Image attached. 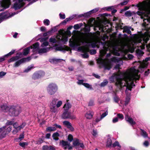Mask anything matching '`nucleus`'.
<instances>
[{"mask_svg": "<svg viewBox=\"0 0 150 150\" xmlns=\"http://www.w3.org/2000/svg\"><path fill=\"white\" fill-rule=\"evenodd\" d=\"M142 41V38L139 36L133 41L126 40L120 41V43L116 45L107 43L106 46H105L103 49L100 51V57L97 59L98 62L103 66L105 69L108 70L111 67V63L115 62L116 64L115 68L119 69L120 66L122 64V60L115 57H111V54L119 56L120 52H125L131 48H134V44L141 42Z\"/></svg>", "mask_w": 150, "mask_h": 150, "instance_id": "f257e3e1", "label": "nucleus"}, {"mask_svg": "<svg viewBox=\"0 0 150 150\" xmlns=\"http://www.w3.org/2000/svg\"><path fill=\"white\" fill-rule=\"evenodd\" d=\"M139 71L136 69L134 67L129 69L126 71H119L114 73L110 78V80L111 82H114L115 80V85L120 89H122L123 87L126 86L125 92L126 93L127 90L131 91L133 87L135 86L133 80L139 79Z\"/></svg>", "mask_w": 150, "mask_h": 150, "instance_id": "f03ea898", "label": "nucleus"}, {"mask_svg": "<svg viewBox=\"0 0 150 150\" xmlns=\"http://www.w3.org/2000/svg\"><path fill=\"white\" fill-rule=\"evenodd\" d=\"M100 40V33L94 34L90 37L77 38L74 36L69 41V45L71 47H74L82 45H85L84 46L79 47L78 50L85 53L81 55L83 58H86L88 57L86 52H88L89 48H99Z\"/></svg>", "mask_w": 150, "mask_h": 150, "instance_id": "7ed1b4c3", "label": "nucleus"}, {"mask_svg": "<svg viewBox=\"0 0 150 150\" xmlns=\"http://www.w3.org/2000/svg\"><path fill=\"white\" fill-rule=\"evenodd\" d=\"M48 38H43L40 40V41L42 42L41 45V48H39V44L38 42H36L34 44L33 46L30 47L25 48L23 50V54L24 55H26L29 52V50L30 49H33V52H38L39 53H41L46 52L50 50L49 47H46L48 45V43L46 41Z\"/></svg>", "mask_w": 150, "mask_h": 150, "instance_id": "20e7f679", "label": "nucleus"}, {"mask_svg": "<svg viewBox=\"0 0 150 150\" xmlns=\"http://www.w3.org/2000/svg\"><path fill=\"white\" fill-rule=\"evenodd\" d=\"M139 9L141 11L137 12L138 15H150V4L149 1H144L137 5Z\"/></svg>", "mask_w": 150, "mask_h": 150, "instance_id": "39448f33", "label": "nucleus"}, {"mask_svg": "<svg viewBox=\"0 0 150 150\" xmlns=\"http://www.w3.org/2000/svg\"><path fill=\"white\" fill-rule=\"evenodd\" d=\"M71 35L70 31H67L65 33H62L61 35H58L56 37L51 38L50 40V41L51 42L55 43L57 41V40H62L64 43H65L68 41V37Z\"/></svg>", "mask_w": 150, "mask_h": 150, "instance_id": "423d86ee", "label": "nucleus"}, {"mask_svg": "<svg viewBox=\"0 0 150 150\" xmlns=\"http://www.w3.org/2000/svg\"><path fill=\"white\" fill-rule=\"evenodd\" d=\"M21 111V109L18 106H11L10 107L8 111L9 115L14 116L18 115Z\"/></svg>", "mask_w": 150, "mask_h": 150, "instance_id": "0eeeda50", "label": "nucleus"}, {"mask_svg": "<svg viewBox=\"0 0 150 150\" xmlns=\"http://www.w3.org/2000/svg\"><path fill=\"white\" fill-rule=\"evenodd\" d=\"M12 129L11 126L5 125L0 128V138L4 137L6 134H8Z\"/></svg>", "mask_w": 150, "mask_h": 150, "instance_id": "6e6552de", "label": "nucleus"}, {"mask_svg": "<svg viewBox=\"0 0 150 150\" xmlns=\"http://www.w3.org/2000/svg\"><path fill=\"white\" fill-rule=\"evenodd\" d=\"M58 86L55 83H51L49 84L47 87L48 93L51 95L54 94L58 90Z\"/></svg>", "mask_w": 150, "mask_h": 150, "instance_id": "1a4fd4ad", "label": "nucleus"}, {"mask_svg": "<svg viewBox=\"0 0 150 150\" xmlns=\"http://www.w3.org/2000/svg\"><path fill=\"white\" fill-rule=\"evenodd\" d=\"M59 144L65 150H71L73 149V146L68 142L62 140L60 141Z\"/></svg>", "mask_w": 150, "mask_h": 150, "instance_id": "9d476101", "label": "nucleus"}, {"mask_svg": "<svg viewBox=\"0 0 150 150\" xmlns=\"http://www.w3.org/2000/svg\"><path fill=\"white\" fill-rule=\"evenodd\" d=\"M23 0H15V2L13 6V8L15 10L19 9L24 4Z\"/></svg>", "mask_w": 150, "mask_h": 150, "instance_id": "9b49d317", "label": "nucleus"}, {"mask_svg": "<svg viewBox=\"0 0 150 150\" xmlns=\"http://www.w3.org/2000/svg\"><path fill=\"white\" fill-rule=\"evenodd\" d=\"M30 59V57L23 58L16 62L14 64V66L15 67H17L19 66L22 63L24 62L29 61Z\"/></svg>", "mask_w": 150, "mask_h": 150, "instance_id": "f8f14e48", "label": "nucleus"}, {"mask_svg": "<svg viewBox=\"0 0 150 150\" xmlns=\"http://www.w3.org/2000/svg\"><path fill=\"white\" fill-rule=\"evenodd\" d=\"M10 0H3L1 3V5L4 9L8 8L10 5Z\"/></svg>", "mask_w": 150, "mask_h": 150, "instance_id": "ddd939ff", "label": "nucleus"}, {"mask_svg": "<svg viewBox=\"0 0 150 150\" xmlns=\"http://www.w3.org/2000/svg\"><path fill=\"white\" fill-rule=\"evenodd\" d=\"M149 60V58H146L145 59V61H143L142 62L139 63V69L144 68L146 67L148 63L147 61Z\"/></svg>", "mask_w": 150, "mask_h": 150, "instance_id": "4468645a", "label": "nucleus"}, {"mask_svg": "<svg viewBox=\"0 0 150 150\" xmlns=\"http://www.w3.org/2000/svg\"><path fill=\"white\" fill-rule=\"evenodd\" d=\"M93 114L94 113L92 111L89 110L86 112L85 117L87 119L90 120L93 117Z\"/></svg>", "mask_w": 150, "mask_h": 150, "instance_id": "2eb2a0df", "label": "nucleus"}, {"mask_svg": "<svg viewBox=\"0 0 150 150\" xmlns=\"http://www.w3.org/2000/svg\"><path fill=\"white\" fill-rule=\"evenodd\" d=\"M63 124L71 131H74V129L73 127L72 126L71 124L69 121H64L63 122Z\"/></svg>", "mask_w": 150, "mask_h": 150, "instance_id": "dca6fc26", "label": "nucleus"}, {"mask_svg": "<svg viewBox=\"0 0 150 150\" xmlns=\"http://www.w3.org/2000/svg\"><path fill=\"white\" fill-rule=\"evenodd\" d=\"M66 114L68 115V114L67 113V112H64L62 115V117L64 119L69 118L72 120H74L76 118L75 116L74 115H71L70 114L69 116H65V115Z\"/></svg>", "mask_w": 150, "mask_h": 150, "instance_id": "f3484780", "label": "nucleus"}, {"mask_svg": "<svg viewBox=\"0 0 150 150\" xmlns=\"http://www.w3.org/2000/svg\"><path fill=\"white\" fill-rule=\"evenodd\" d=\"M125 119L127 122H129L131 124L133 125L135 124V122L134 121L132 118L127 115L125 116Z\"/></svg>", "mask_w": 150, "mask_h": 150, "instance_id": "a211bd4d", "label": "nucleus"}, {"mask_svg": "<svg viewBox=\"0 0 150 150\" xmlns=\"http://www.w3.org/2000/svg\"><path fill=\"white\" fill-rule=\"evenodd\" d=\"M80 142L79 140L77 139H75L73 142V146H75L77 150H80V149L78 148V145Z\"/></svg>", "mask_w": 150, "mask_h": 150, "instance_id": "6ab92c4d", "label": "nucleus"}, {"mask_svg": "<svg viewBox=\"0 0 150 150\" xmlns=\"http://www.w3.org/2000/svg\"><path fill=\"white\" fill-rule=\"evenodd\" d=\"M50 111L54 113H57L58 112L57 108L56 106H50Z\"/></svg>", "mask_w": 150, "mask_h": 150, "instance_id": "aec40b11", "label": "nucleus"}, {"mask_svg": "<svg viewBox=\"0 0 150 150\" xmlns=\"http://www.w3.org/2000/svg\"><path fill=\"white\" fill-rule=\"evenodd\" d=\"M1 110L4 112L9 111L10 107H8L6 105H3L1 106Z\"/></svg>", "mask_w": 150, "mask_h": 150, "instance_id": "412c9836", "label": "nucleus"}, {"mask_svg": "<svg viewBox=\"0 0 150 150\" xmlns=\"http://www.w3.org/2000/svg\"><path fill=\"white\" fill-rule=\"evenodd\" d=\"M71 105L70 104L67 102L63 106V108H64V110L65 111V112H67V110L71 108Z\"/></svg>", "mask_w": 150, "mask_h": 150, "instance_id": "4be33fe9", "label": "nucleus"}, {"mask_svg": "<svg viewBox=\"0 0 150 150\" xmlns=\"http://www.w3.org/2000/svg\"><path fill=\"white\" fill-rule=\"evenodd\" d=\"M13 127L14 128V129L12 133L13 134H15L17 133V132L20 131L18 130L17 128V123H16L13 124Z\"/></svg>", "mask_w": 150, "mask_h": 150, "instance_id": "5701e85b", "label": "nucleus"}, {"mask_svg": "<svg viewBox=\"0 0 150 150\" xmlns=\"http://www.w3.org/2000/svg\"><path fill=\"white\" fill-rule=\"evenodd\" d=\"M98 10V8L94 9L86 13V15H87L88 16H90L91 14L92 13H96Z\"/></svg>", "mask_w": 150, "mask_h": 150, "instance_id": "b1692460", "label": "nucleus"}, {"mask_svg": "<svg viewBox=\"0 0 150 150\" xmlns=\"http://www.w3.org/2000/svg\"><path fill=\"white\" fill-rule=\"evenodd\" d=\"M91 133L92 135L95 137H97L98 136V131L96 129H93Z\"/></svg>", "mask_w": 150, "mask_h": 150, "instance_id": "393cba45", "label": "nucleus"}, {"mask_svg": "<svg viewBox=\"0 0 150 150\" xmlns=\"http://www.w3.org/2000/svg\"><path fill=\"white\" fill-rule=\"evenodd\" d=\"M55 130L56 128L54 125L52 127H48L46 128V130L48 132H51Z\"/></svg>", "mask_w": 150, "mask_h": 150, "instance_id": "a878e982", "label": "nucleus"}, {"mask_svg": "<svg viewBox=\"0 0 150 150\" xmlns=\"http://www.w3.org/2000/svg\"><path fill=\"white\" fill-rule=\"evenodd\" d=\"M131 28L127 27H125L124 28L123 31L129 34H131V32L130 30Z\"/></svg>", "mask_w": 150, "mask_h": 150, "instance_id": "bb28decb", "label": "nucleus"}, {"mask_svg": "<svg viewBox=\"0 0 150 150\" xmlns=\"http://www.w3.org/2000/svg\"><path fill=\"white\" fill-rule=\"evenodd\" d=\"M59 136V135L58 133L55 132L53 134L52 137L54 140H57L58 139V137Z\"/></svg>", "mask_w": 150, "mask_h": 150, "instance_id": "cd10ccee", "label": "nucleus"}, {"mask_svg": "<svg viewBox=\"0 0 150 150\" xmlns=\"http://www.w3.org/2000/svg\"><path fill=\"white\" fill-rule=\"evenodd\" d=\"M60 59H58L55 58H52L50 59L49 60L50 62L51 63H56L57 62L60 61Z\"/></svg>", "mask_w": 150, "mask_h": 150, "instance_id": "c85d7f7f", "label": "nucleus"}, {"mask_svg": "<svg viewBox=\"0 0 150 150\" xmlns=\"http://www.w3.org/2000/svg\"><path fill=\"white\" fill-rule=\"evenodd\" d=\"M19 59V58L18 56H16L15 57H13L11 58L9 60V62H13Z\"/></svg>", "mask_w": 150, "mask_h": 150, "instance_id": "c756f323", "label": "nucleus"}, {"mask_svg": "<svg viewBox=\"0 0 150 150\" xmlns=\"http://www.w3.org/2000/svg\"><path fill=\"white\" fill-rule=\"evenodd\" d=\"M83 85L90 90L92 89V86L88 83H84L83 84Z\"/></svg>", "mask_w": 150, "mask_h": 150, "instance_id": "7c9ffc66", "label": "nucleus"}, {"mask_svg": "<svg viewBox=\"0 0 150 150\" xmlns=\"http://www.w3.org/2000/svg\"><path fill=\"white\" fill-rule=\"evenodd\" d=\"M97 27L99 28L100 30L101 31H104V27L103 25L102 24L98 23L97 25Z\"/></svg>", "mask_w": 150, "mask_h": 150, "instance_id": "2f4dec72", "label": "nucleus"}, {"mask_svg": "<svg viewBox=\"0 0 150 150\" xmlns=\"http://www.w3.org/2000/svg\"><path fill=\"white\" fill-rule=\"evenodd\" d=\"M112 141L110 138H108L107 141V146H111L112 145Z\"/></svg>", "mask_w": 150, "mask_h": 150, "instance_id": "473e14b6", "label": "nucleus"}, {"mask_svg": "<svg viewBox=\"0 0 150 150\" xmlns=\"http://www.w3.org/2000/svg\"><path fill=\"white\" fill-rule=\"evenodd\" d=\"M25 125V123H23L20 125L19 126L17 124V128L18 130H20L21 129L23 128Z\"/></svg>", "mask_w": 150, "mask_h": 150, "instance_id": "72a5a7b5", "label": "nucleus"}, {"mask_svg": "<svg viewBox=\"0 0 150 150\" xmlns=\"http://www.w3.org/2000/svg\"><path fill=\"white\" fill-rule=\"evenodd\" d=\"M57 101V100L56 99H53L52 102L50 103V106H56Z\"/></svg>", "mask_w": 150, "mask_h": 150, "instance_id": "f704fd0d", "label": "nucleus"}, {"mask_svg": "<svg viewBox=\"0 0 150 150\" xmlns=\"http://www.w3.org/2000/svg\"><path fill=\"white\" fill-rule=\"evenodd\" d=\"M67 139L70 142H71L73 140V137L72 135L69 134L67 137Z\"/></svg>", "mask_w": 150, "mask_h": 150, "instance_id": "c9c22d12", "label": "nucleus"}, {"mask_svg": "<svg viewBox=\"0 0 150 150\" xmlns=\"http://www.w3.org/2000/svg\"><path fill=\"white\" fill-rule=\"evenodd\" d=\"M102 119L100 117H98L96 118L95 121H93L92 122V125H95L97 123L100 121Z\"/></svg>", "mask_w": 150, "mask_h": 150, "instance_id": "e433bc0d", "label": "nucleus"}, {"mask_svg": "<svg viewBox=\"0 0 150 150\" xmlns=\"http://www.w3.org/2000/svg\"><path fill=\"white\" fill-rule=\"evenodd\" d=\"M43 23L45 25H48L50 24V21L49 20L46 19L44 20Z\"/></svg>", "mask_w": 150, "mask_h": 150, "instance_id": "4c0bfd02", "label": "nucleus"}, {"mask_svg": "<svg viewBox=\"0 0 150 150\" xmlns=\"http://www.w3.org/2000/svg\"><path fill=\"white\" fill-rule=\"evenodd\" d=\"M81 26L82 25L81 24H77L74 25V28L76 30L80 28Z\"/></svg>", "mask_w": 150, "mask_h": 150, "instance_id": "58836bf2", "label": "nucleus"}, {"mask_svg": "<svg viewBox=\"0 0 150 150\" xmlns=\"http://www.w3.org/2000/svg\"><path fill=\"white\" fill-rule=\"evenodd\" d=\"M28 143L27 142H22L20 143L19 144L21 146L24 147L25 146L28 145Z\"/></svg>", "mask_w": 150, "mask_h": 150, "instance_id": "ea45409f", "label": "nucleus"}, {"mask_svg": "<svg viewBox=\"0 0 150 150\" xmlns=\"http://www.w3.org/2000/svg\"><path fill=\"white\" fill-rule=\"evenodd\" d=\"M108 83V81L107 80H105L102 82L100 85L101 86H104L106 85Z\"/></svg>", "mask_w": 150, "mask_h": 150, "instance_id": "a19ab883", "label": "nucleus"}, {"mask_svg": "<svg viewBox=\"0 0 150 150\" xmlns=\"http://www.w3.org/2000/svg\"><path fill=\"white\" fill-rule=\"evenodd\" d=\"M132 15V13L130 11H127L125 13V15L127 16H131Z\"/></svg>", "mask_w": 150, "mask_h": 150, "instance_id": "79ce46f5", "label": "nucleus"}, {"mask_svg": "<svg viewBox=\"0 0 150 150\" xmlns=\"http://www.w3.org/2000/svg\"><path fill=\"white\" fill-rule=\"evenodd\" d=\"M62 101L61 100H59L58 101L56 104V106H57V108H58L59 107L62 105Z\"/></svg>", "mask_w": 150, "mask_h": 150, "instance_id": "37998d69", "label": "nucleus"}, {"mask_svg": "<svg viewBox=\"0 0 150 150\" xmlns=\"http://www.w3.org/2000/svg\"><path fill=\"white\" fill-rule=\"evenodd\" d=\"M117 116L118 118L122 120L124 119V116L122 114H117Z\"/></svg>", "mask_w": 150, "mask_h": 150, "instance_id": "c03bdc74", "label": "nucleus"}, {"mask_svg": "<svg viewBox=\"0 0 150 150\" xmlns=\"http://www.w3.org/2000/svg\"><path fill=\"white\" fill-rule=\"evenodd\" d=\"M84 147V145L82 143L80 142L78 145V148L81 150V149H82Z\"/></svg>", "mask_w": 150, "mask_h": 150, "instance_id": "a18cd8bd", "label": "nucleus"}, {"mask_svg": "<svg viewBox=\"0 0 150 150\" xmlns=\"http://www.w3.org/2000/svg\"><path fill=\"white\" fill-rule=\"evenodd\" d=\"M108 114V111H106L105 112L103 113L101 116L100 118L102 119L105 117Z\"/></svg>", "mask_w": 150, "mask_h": 150, "instance_id": "49530a36", "label": "nucleus"}, {"mask_svg": "<svg viewBox=\"0 0 150 150\" xmlns=\"http://www.w3.org/2000/svg\"><path fill=\"white\" fill-rule=\"evenodd\" d=\"M112 146L113 147L118 146H119L120 147V146L119 145V142H115L114 143L112 144Z\"/></svg>", "mask_w": 150, "mask_h": 150, "instance_id": "de8ad7c7", "label": "nucleus"}, {"mask_svg": "<svg viewBox=\"0 0 150 150\" xmlns=\"http://www.w3.org/2000/svg\"><path fill=\"white\" fill-rule=\"evenodd\" d=\"M84 81L83 80H78V82H77V83L79 85H82L84 83H83Z\"/></svg>", "mask_w": 150, "mask_h": 150, "instance_id": "09e8293b", "label": "nucleus"}, {"mask_svg": "<svg viewBox=\"0 0 150 150\" xmlns=\"http://www.w3.org/2000/svg\"><path fill=\"white\" fill-rule=\"evenodd\" d=\"M94 105V101L93 100H90L88 104V105L90 106H92Z\"/></svg>", "mask_w": 150, "mask_h": 150, "instance_id": "8fccbe9b", "label": "nucleus"}, {"mask_svg": "<svg viewBox=\"0 0 150 150\" xmlns=\"http://www.w3.org/2000/svg\"><path fill=\"white\" fill-rule=\"evenodd\" d=\"M24 138V133L23 132V133L21 134L19 137V139H20V141H21L22 139H23Z\"/></svg>", "mask_w": 150, "mask_h": 150, "instance_id": "3c124183", "label": "nucleus"}, {"mask_svg": "<svg viewBox=\"0 0 150 150\" xmlns=\"http://www.w3.org/2000/svg\"><path fill=\"white\" fill-rule=\"evenodd\" d=\"M129 1V0H126L125 1H124L123 2H122L120 4V5H121V6H123L126 5L128 2Z\"/></svg>", "mask_w": 150, "mask_h": 150, "instance_id": "603ef678", "label": "nucleus"}, {"mask_svg": "<svg viewBox=\"0 0 150 150\" xmlns=\"http://www.w3.org/2000/svg\"><path fill=\"white\" fill-rule=\"evenodd\" d=\"M142 135L144 137H147V134L145 131L142 130Z\"/></svg>", "mask_w": 150, "mask_h": 150, "instance_id": "864d4df0", "label": "nucleus"}, {"mask_svg": "<svg viewBox=\"0 0 150 150\" xmlns=\"http://www.w3.org/2000/svg\"><path fill=\"white\" fill-rule=\"evenodd\" d=\"M54 127H55V128H56V130L57 128H59V129H61V126L59 125H57V124H55L54 125Z\"/></svg>", "mask_w": 150, "mask_h": 150, "instance_id": "5fc2aeb1", "label": "nucleus"}, {"mask_svg": "<svg viewBox=\"0 0 150 150\" xmlns=\"http://www.w3.org/2000/svg\"><path fill=\"white\" fill-rule=\"evenodd\" d=\"M14 52H15V50H12L11 52H9L8 54L6 55H5V56L6 57L8 56L11 55L12 54H13L14 53Z\"/></svg>", "mask_w": 150, "mask_h": 150, "instance_id": "6e6d98bb", "label": "nucleus"}, {"mask_svg": "<svg viewBox=\"0 0 150 150\" xmlns=\"http://www.w3.org/2000/svg\"><path fill=\"white\" fill-rule=\"evenodd\" d=\"M13 124V122L12 121H8L6 123V125L10 126V125H11Z\"/></svg>", "mask_w": 150, "mask_h": 150, "instance_id": "4d7b16f0", "label": "nucleus"}, {"mask_svg": "<svg viewBox=\"0 0 150 150\" xmlns=\"http://www.w3.org/2000/svg\"><path fill=\"white\" fill-rule=\"evenodd\" d=\"M90 52L91 54H93L96 53V51L95 50H90Z\"/></svg>", "mask_w": 150, "mask_h": 150, "instance_id": "13d9d810", "label": "nucleus"}, {"mask_svg": "<svg viewBox=\"0 0 150 150\" xmlns=\"http://www.w3.org/2000/svg\"><path fill=\"white\" fill-rule=\"evenodd\" d=\"M6 74L5 72L1 71L0 72V77L1 78Z\"/></svg>", "mask_w": 150, "mask_h": 150, "instance_id": "bf43d9fd", "label": "nucleus"}, {"mask_svg": "<svg viewBox=\"0 0 150 150\" xmlns=\"http://www.w3.org/2000/svg\"><path fill=\"white\" fill-rule=\"evenodd\" d=\"M59 16L60 17V18L61 19H64L65 18V15L64 14H62V13H60L59 14Z\"/></svg>", "mask_w": 150, "mask_h": 150, "instance_id": "052dcab7", "label": "nucleus"}, {"mask_svg": "<svg viewBox=\"0 0 150 150\" xmlns=\"http://www.w3.org/2000/svg\"><path fill=\"white\" fill-rule=\"evenodd\" d=\"M144 145L146 147H147L149 145V143L147 141H145L144 143Z\"/></svg>", "mask_w": 150, "mask_h": 150, "instance_id": "680f3d73", "label": "nucleus"}, {"mask_svg": "<svg viewBox=\"0 0 150 150\" xmlns=\"http://www.w3.org/2000/svg\"><path fill=\"white\" fill-rule=\"evenodd\" d=\"M118 119L117 117H116L114 118L112 120V122L113 123H115L118 121Z\"/></svg>", "mask_w": 150, "mask_h": 150, "instance_id": "e2e57ef3", "label": "nucleus"}, {"mask_svg": "<svg viewBox=\"0 0 150 150\" xmlns=\"http://www.w3.org/2000/svg\"><path fill=\"white\" fill-rule=\"evenodd\" d=\"M48 147L47 146H44L42 147L43 150H48Z\"/></svg>", "mask_w": 150, "mask_h": 150, "instance_id": "0e129e2a", "label": "nucleus"}, {"mask_svg": "<svg viewBox=\"0 0 150 150\" xmlns=\"http://www.w3.org/2000/svg\"><path fill=\"white\" fill-rule=\"evenodd\" d=\"M73 18L72 17H71L69 18H66V19L65 20V21L67 22V21H70V20L72 19Z\"/></svg>", "mask_w": 150, "mask_h": 150, "instance_id": "69168bd1", "label": "nucleus"}, {"mask_svg": "<svg viewBox=\"0 0 150 150\" xmlns=\"http://www.w3.org/2000/svg\"><path fill=\"white\" fill-rule=\"evenodd\" d=\"M32 67H28L26 69L25 71L24 72H28L30 70H31V69H32Z\"/></svg>", "mask_w": 150, "mask_h": 150, "instance_id": "338daca9", "label": "nucleus"}, {"mask_svg": "<svg viewBox=\"0 0 150 150\" xmlns=\"http://www.w3.org/2000/svg\"><path fill=\"white\" fill-rule=\"evenodd\" d=\"M127 57L128 58L130 59H132L133 57V56L132 55L130 54L127 55Z\"/></svg>", "mask_w": 150, "mask_h": 150, "instance_id": "774afa93", "label": "nucleus"}]
</instances>
